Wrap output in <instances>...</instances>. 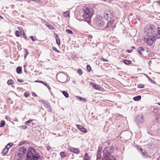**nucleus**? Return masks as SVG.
I'll return each mask as SVG.
<instances>
[{
	"label": "nucleus",
	"mask_w": 160,
	"mask_h": 160,
	"mask_svg": "<svg viewBox=\"0 0 160 160\" xmlns=\"http://www.w3.org/2000/svg\"><path fill=\"white\" fill-rule=\"evenodd\" d=\"M63 15V16H64V17H69V12L66 11V12H64Z\"/></svg>",
	"instance_id": "nucleus-31"
},
{
	"label": "nucleus",
	"mask_w": 160,
	"mask_h": 160,
	"mask_svg": "<svg viewBox=\"0 0 160 160\" xmlns=\"http://www.w3.org/2000/svg\"><path fill=\"white\" fill-rule=\"evenodd\" d=\"M144 121L143 116L142 115H140L137 116L135 119V122L138 124L142 123L144 122Z\"/></svg>",
	"instance_id": "nucleus-6"
},
{
	"label": "nucleus",
	"mask_w": 160,
	"mask_h": 160,
	"mask_svg": "<svg viewBox=\"0 0 160 160\" xmlns=\"http://www.w3.org/2000/svg\"><path fill=\"white\" fill-rule=\"evenodd\" d=\"M8 151V149L7 148H5L3 149L2 151V153L4 154H5L7 153Z\"/></svg>",
	"instance_id": "nucleus-24"
},
{
	"label": "nucleus",
	"mask_w": 160,
	"mask_h": 160,
	"mask_svg": "<svg viewBox=\"0 0 160 160\" xmlns=\"http://www.w3.org/2000/svg\"><path fill=\"white\" fill-rule=\"evenodd\" d=\"M144 85L143 84H140V85H138V88H143L144 87Z\"/></svg>",
	"instance_id": "nucleus-45"
},
{
	"label": "nucleus",
	"mask_w": 160,
	"mask_h": 160,
	"mask_svg": "<svg viewBox=\"0 0 160 160\" xmlns=\"http://www.w3.org/2000/svg\"><path fill=\"white\" fill-rule=\"evenodd\" d=\"M52 49L54 51H55L57 52L58 53L59 52V51L58 50H57L56 48L54 47H52Z\"/></svg>",
	"instance_id": "nucleus-42"
},
{
	"label": "nucleus",
	"mask_w": 160,
	"mask_h": 160,
	"mask_svg": "<svg viewBox=\"0 0 160 160\" xmlns=\"http://www.w3.org/2000/svg\"><path fill=\"white\" fill-rule=\"evenodd\" d=\"M45 86H46L48 88V89L50 90H51V88H50V87L45 82V83L44 84Z\"/></svg>",
	"instance_id": "nucleus-47"
},
{
	"label": "nucleus",
	"mask_w": 160,
	"mask_h": 160,
	"mask_svg": "<svg viewBox=\"0 0 160 160\" xmlns=\"http://www.w3.org/2000/svg\"><path fill=\"white\" fill-rule=\"evenodd\" d=\"M16 72L18 74H21L22 72V68L21 67H18L16 69Z\"/></svg>",
	"instance_id": "nucleus-21"
},
{
	"label": "nucleus",
	"mask_w": 160,
	"mask_h": 160,
	"mask_svg": "<svg viewBox=\"0 0 160 160\" xmlns=\"http://www.w3.org/2000/svg\"><path fill=\"white\" fill-rule=\"evenodd\" d=\"M26 148L24 146L20 147L18 152L25 154L26 152Z\"/></svg>",
	"instance_id": "nucleus-12"
},
{
	"label": "nucleus",
	"mask_w": 160,
	"mask_h": 160,
	"mask_svg": "<svg viewBox=\"0 0 160 160\" xmlns=\"http://www.w3.org/2000/svg\"><path fill=\"white\" fill-rule=\"evenodd\" d=\"M46 148L47 150L48 151H49L51 149V147L48 146H46Z\"/></svg>",
	"instance_id": "nucleus-51"
},
{
	"label": "nucleus",
	"mask_w": 160,
	"mask_h": 160,
	"mask_svg": "<svg viewBox=\"0 0 160 160\" xmlns=\"http://www.w3.org/2000/svg\"><path fill=\"white\" fill-rule=\"evenodd\" d=\"M101 152H98L96 160H100Z\"/></svg>",
	"instance_id": "nucleus-27"
},
{
	"label": "nucleus",
	"mask_w": 160,
	"mask_h": 160,
	"mask_svg": "<svg viewBox=\"0 0 160 160\" xmlns=\"http://www.w3.org/2000/svg\"><path fill=\"white\" fill-rule=\"evenodd\" d=\"M29 92L27 91L24 94L25 97L26 98L28 97L29 95Z\"/></svg>",
	"instance_id": "nucleus-38"
},
{
	"label": "nucleus",
	"mask_w": 160,
	"mask_h": 160,
	"mask_svg": "<svg viewBox=\"0 0 160 160\" xmlns=\"http://www.w3.org/2000/svg\"><path fill=\"white\" fill-rule=\"evenodd\" d=\"M26 143L25 141H23L21 142L18 144V145L19 146H21V145H23V144H24V143Z\"/></svg>",
	"instance_id": "nucleus-44"
},
{
	"label": "nucleus",
	"mask_w": 160,
	"mask_h": 160,
	"mask_svg": "<svg viewBox=\"0 0 160 160\" xmlns=\"http://www.w3.org/2000/svg\"><path fill=\"white\" fill-rule=\"evenodd\" d=\"M35 120L34 119L29 120L26 122L25 123V124L26 125H29L32 128H34L35 127V126L34 125L35 124L33 122V121Z\"/></svg>",
	"instance_id": "nucleus-10"
},
{
	"label": "nucleus",
	"mask_w": 160,
	"mask_h": 160,
	"mask_svg": "<svg viewBox=\"0 0 160 160\" xmlns=\"http://www.w3.org/2000/svg\"><path fill=\"white\" fill-rule=\"evenodd\" d=\"M123 62L126 64H130L131 63V61L126 59H124L123 60Z\"/></svg>",
	"instance_id": "nucleus-23"
},
{
	"label": "nucleus",
	"mask_w": 160,
	"mask_h": 160,
	"mask_svg": "<svg viewBox=\"0 0 160 160\" xmlns=\"http://www.w3.org/2000/svg\"><path fill=\"white\" fill-rule=\"evenodd\" d=\"M90 83L92 87L94 89L99 91H102L103 88L99 85L96 84L95 83L90 82Z\"/></svg>",
	"instance_id": "nucleus-9"
},
{
	"label": "nucleus",
	"mask_w": 160,
	"mask_h": 160,
	"mask_svg": "<svg viewBox=\"0 0 160 160\" xmlns=\"http://www.w3.org/2000/svg\"><path fill=\"white\" fill-rule=\"evenodd\" d=\"M47 26L50 29H54V28L50 25H47Z\"/></svg>",
	"instance_id": "nucleus-48"
},
{
	"label": "nucleus",
	"mask_w": 160,
	"mask_h": 160,
	"mask_svg": "<svg viewBox=\"0 0 160 160\" xmlns=\"http://www.w3.org/2000/svg\"><path fill=\"white\" fill-rule=\"evenodd\" d=\"M132 52V50H127V52L128 53L131 52Z\"/></svg>",
	"instance_id": "nucleus-59"
},
{
	"label": "nucleus",
	"mask_w": 160,
	"mask_h": 160,
	"mask_svg": "<svg viewBox=\"0 0 160 160\" xmlns=\"http://www.w3.org/2000/svg\"><path fill=\"white\" fill-rule=\"evenodd\" d=\"M87 70L89 72L90 71L91 69V67L89 65H88L87 66Z\"/></svg>",
	"instance_id": "nucleus-41"
},
{
	"label": "nucleus",
	"mask_w": 160,
	"mask_h": 160,
	"mask_svg": "<svg viewBox=\"0 0 160 160\" xmlns=\"http://www.w3.org/2000/svg\"><path fill=\"white\" fill-rule=\"evenodd\" d=\"M35 82H39V83H42L43 84H44L45 83L44 82H43V81H42L37 80V81H35Z\"/></svg>",
	"instance_id": "nucleus-49"
},
{
	"label": "nucleus",
	"mask_w": 160,
	"mask_h": 160,
	"mask_svg": "<svg viewBox=\"0 0 160 160\" xmlns=\"http://www.w3.org/2000/svg\"><path fill=\"white\" fill-rule=\"evenodd\" d=\"M140 151L141 154L144 158H147L148 157V154L146 152L144 151L143 152L142 149L140 148Z\"/></svg>",
	"instance_id": "nucleus-15"
},
{
	"label": "nucleus",
	"mask_w": 160,
	"mask_h": 160,
	"mask_svg": "<svg viewBox=\"0 0 160 160\" xmlns=\"http://www.w3.org/2000/svg\"><path fill=\"white\" fill-rule=\"evenodd\" d=\"M17 153L18 154L17 156V158H18L17 159H20L22 160V158L23 157L24 154L18 152Z\"/></svg>",
	"instance_id": "nucleus-18"
},
{
	"label": "nucleus",
	"mask_w": 160,
	"mask_h": 160,
	"mask_svg": "<svg viewBox=\"0 0 160 160\" xmlns=\"http://www.w3.org/2000/svg\"><path fill=\"white\" fill-rule=\"evenodd\" d=\"M117 118H118V119L122 118L123 117V116L119 114L117 116Z\"/></svg>",
	"instance_id": "nucleus-50"
},
{
	"label": "nucleus",
	"mask_w": 160,
	"mask_h": 160,
	"mask_svg": "<svg viewBox=\"0 0 160 160\" xmlns=\"http://www.w3.org/2000/svg\"><path fill=\"white\" fill-rule=\"evenodd\" d=\"M23 38H24L25 39H26L27 40V36L25 35V33L24 32H23Z\"/></svg>",
	"instance_id": "nucleus-52"
},
{
	"label": "nucleus",
	"mask_w": 160,
	"mask_h": 160,
	"mask_svg": "<svg viewBox=\"0 0 160 160\" xmlns=\"http://www.w3.org/2000/svg\"><path fill=\"white\" fill-rule=\"evenodd\" d=\"M141 98V96L138 95L137 96L133 98V100L135 101H137L140 100Z\"/></svg>",
	"instance_id": "nucleus-22"
},
{
	"label": "nucleus",
	"mask_w": 160,
	"mask_h": 160,
	"mask_svg": "<svg viewBox=\"0 0 160 160\" xmlns=\"http://www.w3.org/2000/svg\"><path fill=\"white\" fill-rule=\"evenodd\" d=\"M157 160H160V156H159V157L158 158Z\"/></svg>",
	"instance_id": "nucleus-64"
},
{
	"label": "nucleus",
	"mask_w": 160,
	"mask_h": 160,
	"mask_svg": "<svg viewBox=\"0 0 160 160\" xmlns=\"http://www.w3.org/2000/svg\"><path fill=\"white\" fill-rule=\"evenodd\" d=\"M14 83V81L12 79L9 80L7 82V84L9 85H10Z\"/></svg>",
	"instance_id": "nucleus-28"
},
{
	"label": "nucleus",
	"mask_w": 160,
	"mask_h": 160,
	"mask_svg": "<svg viewBox=\"0 0 160 160\" xmlns=\"http://www.w3.org/2000/svg\"><path fill=\"white\" fill-rule=\"evenodd\" d=\"M25 51V54H24V58H26L27 56L28 53V50L26 49H24Z\"/></svg>",
	"instance_id": "nucleus-33"
},
{
	"label": "nucleus",
	"mask_w": 160,
	"mask_h": 160,
	"mask_svg": "<svg viewBox=\"0 0 160 160\" xmlns=\"http://www.w3.org/2000/svg\"><path fill=\"white\" fill-rule=\"evenodd\" d=\"M102 148L101 147H99L98 151V152H101L102 150Z\"/></svg>",
	"instance_id": "nucleus-46"
},
{
	"label": "nucleus",
	"mask_w": 160,
	"mask_h": 160,
	"mask_svg": "<svg viewBox=\"0 0 160 160\" xmlns=\"http://www.w3.org/2000/svg\"><path fill=\"white\" fill-rule=\"evenodd\" d=\"M146 77L148 78V80L151 81V82H153V83H155V82L154 81L152 80L149 77V76L147 75L146 74Z\"/></svg>",
	"instance_id": "nucleus-35"
},
{
	"label": "nucleus",
	"mask_w": 160,
	"mask_h": 160,
	"mask_svg": "<svg viewBox=\"0 0 160 160\" xmlns=\"http://www.w3.org/2000/svg\"><path fill=\"white\" fill-rule=\"evenodd\" d=\"M21 127L23 129H25L27 128V127L25 125H23L21 126Z\"/></svg>",
	"instance_id": "nucleus-54"
},
{
	"label": "nucleus",
	"mask_w": 160,
	"mask_h": 160,
	"mask_svg": "<svg viewBox=\"0 0 160 160\" xmlns=\"http://www.w3.org/2000/svg\"><path fill=\"white\" fill-rule=\"evenodd\" d=\"M17 80H18V82H23V80L22 79H18Z\"/></svg>",
	"instance_id": "nucleus-57"
},
{
	"label": "nucleus",
	"mask_w": 160,
	"mask_h": 160,
	"mask_svg": "<svg viewBox=\"0 0 160 160\" xmlns=\"http://www.w3.org/2000/svg\"><path fill=\"white\" fill-rule=\"evenodd\" d=\"M30 38L32 41H36V39L35 38H34L33 36H31L30 37Z\"/></svg>",
	"instance_id": "nucleus-53"
},
{
	"label": "nucleus",
	"mask_w": 160,
	"mask_h": 160,
	"mask_svg": "<svg viewBox=\"0 0 160 160\" xmlns=\"http://www.w3.org/2000/svg\"><path fill=\"white\" fill-rule=\"evenodd\" d=\"M83 159L84 160H90V158L88 156V155L87 153H86L85 154Z\"/></svg>",
	"instance_id": "nucleus-25"
},
{
	"label": "nucleus",
	"mask_w": 160,
	"mask_h": 160,
	"mask_svg": "<svg viewBox=\"0 0 160 160\" xmlns=\"http://www.w3.org/2000/svg\"><path fill=\"white\" fill-rule=\"evenodd\" d=\"M112 13H110L109 12H106L103 15L104 18L107 20H110L111 18Z\"/></svg>",
	"instance_id": "nucleus-11"
},
{
	"label": "nucleus",
	"mask_w": 160,
	"mask_h": 160,
	"mask_svg": "<svg viewBox=\"0 0 160 160\" xmlns=\"http://www.w3.org/2000/svg\"><path fill=\"white\" fill-rule=\"evenodd\" d=\"M13 145V143H8L6 146V148H7L8 149H9L10 147Z\"/></svg>",
	"instance_id": "nucleus-30"
},
{
	"label": "nucleus",
	"mask_w": 160,
	"mask_h": 160,
	"mask_svg": "<svg viewBox=\"0 0 160 160\" xmlns=\"http://www.w3.org/2000/svg\"><path fill=\"white\" fill-rule=\"evenodd\" d=\"M77 128L80 131H82L84 132H87V130L86 129L84 128L82 126L80 125H78L77 126Z\"/></svg>",
	"instance_id": "nucleus-14"
},
{
	"label": "nucleus",
	"mask_w": 160,
	"mask_h": 160,
	"mask_svg": "<svg viewBox=\"0 0 160 160\" xmlns=\"http://www.w3.org/2000/svg\"><path fill=\"white\" fill-rule=\"evenodd\" d=\"M77 72L80 75H81L82 74V71L80 69H78Z\"/></svg>",
	"instance_id": "nucleus-39"
},
{
	"label": "nucleus",
	"mask_w": 160,
	"mask_h": 160,
	"mask_svg": "<svg viewBox=\"0 0 160 160\" xmlns=\"http://www.w3.org/2000/svg\"><path fill=\"white\" fill-rule=\"evenodd\" d=\"M68 149L71 152H73L74 153L78 154L80 153L79 150L76 148L70 147L68 148Z\"/></svg>",
	"instance_id": "nucleus-13"
},
{
	"label": "nucleus",
	"mask_w": 160,
	"mask_h": 160,
	"mask_svg": "<svg viewBox=\"0 0 160 160\" xmlns=\"http://www.w3.org/2000/svg\"><path fill=\"white\" fill-rule=\"evenodd\" d=\"M56 40L57 44L58 45H59L60 44V42L59 38H57V39H56Z\"/></svg>",
	"instance_id": "nucleus-40"
},
{
	"label": "nucleus",
	"mask_w": 160,
	"mask_h": 160,
	"mask_svg": "<svg viewBox=\"0 0 160 160\" xmlns=\"http://www.w3.org/2000/svg\"><path fill=\"white\" fill-rule=\"evenodd\" d=\"M60 155L62 158H64L66 156L65 153L64 152H61L60 153Z\"/></svg>",
	"instance_id": "nucleus-36"
},
{
	"label": "nucleus",
	"mask_w": 160,
	"mask_h": 160,
	"mask_svg": "<svg viewBox=\"0 0 160 160\" xmlns=\"http://www.w3.org/2000/svg\"><path fill=\"white\" fill-rule=\"evenodd\" d=\"M32 95L33 96H36L37 95L34 92H33L32 93Z\"/></svg>",
	"instance_id": "nucleus-60"
},
{
	"label": "nucleus",
	"mask_w": 160,
	"mask_h": 160,
	"mask_svg": "<svg viewBox=\"0 0 160 160\" xmlns=\"http://www.w3.org/2000/svg\"><path fill=\"white\" fill-rule=\"evenodd\" d=\"M101 60L102 61H103L104 62H106V61H108L106 59H105V58H101Z\"/></svg>",
	"instance_id": "nucleus-56"
},
{
	"label": "nucleus",
	"mask_w": 160,
	"mask_h": 160,
	"mask_svg": "<svg viewBox=\"0 0 160 160\" xmlns=\"http://www.w3.org/2000/svg\"><path fill=\"white\" fill-rule=\"evenodd\" d=\"M153 112L155 114V117L157 121L158 122H160V113L158 112L157 109L154 108Z\"/></svg>",
	"instance_id": "nucleus-7"
},
{
	"label": "nucleus",
	"mask_w": 160,
	"mask_h": 160,
	"mask_svg": "<svg viewBox=\"0 0 160 160\" xmlns=\"http://www.w3.org/2000/svg\"><path fill=\"white\" fill-rule=\"evenodd\" d=\"M152 63V61H150L149 62V64L150 65Z\"/></svg>",
	"instance_id": "nucleus-62"
},
{
	"label": "nucleus",
	"mask_w": 160,
	"mask_h": 160,
	"mask_svg": "<svg viewBox=\"0 0 160 160\" xmlns=\"http://www.w3.org/2000/svg\"><path fill=\"white\" fill-rule=\"evenodd\" d=\"M155 38H160V28H158L157 32L155 34Z\"/></svg>",
	"instance_id": "nucleus-17"
},
{
	"label": "nucleus",
	"mask_w": 160,
	"mask_h": 160,
	"mask_svg": "<svg viewBox=\"0 0 160 160\" xmlns=\"http://www.w3.org/2000/svg\"><path fill=\"white\" fill-rule=\"evenodd\" d=\"M113 21H110L109 22H107V25L105 27V29H107L109 28H112V25L113 23Z\"/></svg>",
	"instance_id": "nucleus-16"
},
{
	"label": "nucleus",
	"mask_w": 160,
	"mask_h": 160,
	"mask_svg": "<svg viewBox=\"0 0 160 160\" xmlns=\"http://www.w3.org/2000/svg\"><path fill=\"white\" fill-rule=\"evenodd\" d=\"M115 158L113 156H110L108 158H107L106 159H104V160H115Z\"/></svg>",
	"instance_id": "nucleus-26"
},
{
	"label": "nucleus",
	"mask_w": 160,
	"mask_h": 160,
	"mask_svg": "<svg viewBox=\"0 0 160 160\" xmlns=\"http://www.w3.org/2000/svg\"><path fill=\"white\" fill-rule=\"evenodd\" d=\"M83 12L82 17L84 18V21L90 24L91 17L93 15L92 10L85 7L83 8Z\"/></svg>",
	"instance_id": "nucleus-3"
},
{
	"label": "nucleus",
	"mask_w": 160,
	"mask_h": 160,
	"mask_svg": "<svg viewBox=\"0 0 160 160\" xmlns=\"http://www.w3.org/2000/svg\"><path fill=\"white\" fill-rule=\"evenodd\" d=\"M94 22L95 26L98 28L102 27L104 24L102 17L99 15H97L94 18Z\"/></svg>",
	"instance_id": "nucleus-5"
},
{
	"label": "nucleus",
	"mask_w": 160,
	"mask_h": 160,
	"mask_svg": "<svg viewBox=\"0 0 160 160\" xmlns=\"http://www.w3.org/2000/svg\"><path fill=\"white\" fill-rule=\"evenodd\" d=\"M145 36L144 38V42L148 45H152L155 40V36L154 34L155 28L153 25H148L145 28Z\"/></svg>",
	"instance_id": "nucleus-1"
},
{
	"label": "nucleus",
	"mask_w": 160,
	"mask_h": 160,
	"mask_svg": "<svg viewBox=\"0 0 160 160\" xmlns=\"http://www.w3.org/2000/svg\"><path fill=\"white\" fill-rule=\"evenodd\" d=\"M5 124V122L4 121L2 120L1 122L0 126L1 127H3Z\"/></svg>",
	"instance_id": "nucleus-37"
},
{
	"label": "nucleus",
	"mask_w": 160,
	"mask_h": 160,
	"mask_svg": "<svg viewBox=\"0 0 160 160\" xmlns=\"http://www.w3.org/2000/svg\"><path fill=\"white\" fill-rule=\"evenodd\" d=\"M18 29L20 31H22V30H23V29L22 27H18Z\"/></svg>",
	"instance_id": "nucleus-58"
},
{
	"label": "nucleus",
	"mask_w": 160,
	"mask_h": 160,
	"mask_svg": "<svg viewBox=\"0 0 160 160\" xmlns=\"http://www.w3.org/2000/svg\"><path fill=\"white\" fill-rule=\"evenodd\" d=\"M138 52V53H139L141 55H142V53L141 52H144L145 51V49L144 48H143L142 47H139L137 49Z\"/></svg>",
	"instance_id": "nucleus-19"
},
{
	"label": "nucleus",
	"mask_w": 160,
	"mask_h": 160,
	"mask_svg": "<svg viewBox=\"0 0 160 160\" xmlns=\"http://www.w3.org/2000/svg\"><path fill=\"white\" fill-rule=\"evenodd\" d=\"M77 97V98L79 100V101H82L83 102H85L86 101V99H85L83 98H82L79 97Z\"/></svg>",
	"instance_id": "nucleus-29"
},
{
	"label": "nucleus",
	"mask_w": 160,
	"mask_h": 160,
	"mask_svg": "<svg viewBox=\"0 0 160 160\" xmlns=\"http://www.w3.org/2000/svg\"><path fill=\"white\" fill-rule=\"evenodd\" d=\"M59 38L57 34H56V39H57V38Z\"/></svg>",
	"instance_id": "nucleus-61"
},
{
	"label": "nucleus",
	"mask_w": 160,
	"mask_h": 160,
	"mask_svg": "<svg viewBox=\"0 0 160 160\" xmlns=\"http://www.w3.org/2000/svg\"><path fill=\"white\" fill-rule=\"evenodd\" d=\"M24 72L26 74L28 73V72H27V71L25 69H24Z\"/></svg>",
	"instance_id": "nucleus-63"
},
{
	"label": "nucleus",
	"mask_w": 160,
	"mask_h": 160,
	"mask_svg": "<svg viewBox=\"0 0 160 160\" xmlns=\"http://www.w3.org/2000/svg\"><path fill=\"white\" fill-rule=\"evenodd\" d=\"M113 148L112 147H106L103 150L102 153L104 158V159L107 158H108L111 154L113 152Z\"/></svg>",
	"instance_id": "nucleus-4"
},
{
	"label": "nucleus",
	"mask_w": 160,
	"mask_h": 160,
	"mask_svg": "<svg viewBox=\"0 0 160 160\" xmlns=\"http://www.w3.org/2000/svg\"><path fill=\"white\" fill-rule=\"evenodd\" d=\"M66 32L69 34H73L74 33L72 31L69 29H67L66 30Z\"/></svg>",
	"instance_id": "nucleus-32"
},
{
	"label": "nucleus",
	"mask_w": 160,
	"mask_h": 160,
	"mask_svg": "<svg viewBox=\"0 0 160 160\" xmlns=\"http://www.w3.org/2000/svg\"><path fill=\"white\" fill-rule=\"evenodd\" d=\"M57 78L61 82H64L66 80V76L64 73H60L57 74Z\"/></svg>",
	"instance_id": "nucleus-8"
},
{
	"label": "nucleus",
	"mask_w": 160,
	"mask_h": 160,
	"mask_svg": "<svg viewBox=\"0 0 160 160\" xmlns=\"http://www.w3.org/2000/svg\"><path fill=\"white\" fill-rule=\"evenodd\" d=\"M45 107L48 110V111L50 112L52 110L50 106L48 103L45 104Z\"/></svg>",
	"instance_id": "nucleus-20"
},
{
	"label": "nucleus",
	"mask_w": 160,
	"mask_h": 160,
	"mask_svg": "<svg viewBox=\"0 0 160 160\" xmlns=\"http://www.w3.org/2000/svg\"><path fill=\"white\" fill-rule=\"evenodd\" d=\"M20 32L19 31H17L15 32V35H16V36H17V37H19L20 36Z\"/></svg>",
	"instance_id": "nucleus-43"
},
{
	"label": "nucleus",
	"mask_w": 160,
	"mask_h": 160,
	"mask_svg": "<svg viewBox=\"0 0 160 160\" xmlns=\"http://www.w3.org/2000/svg\"><path fill=\"white\" fill-rule=\"evenodd\" d=\"M62 93L65 96V97H66V98H68V93L66 92V91H63L62 92Z\"/></svg>",
	"instance_id": "nucleus-34"
},
{
	"label": "nucleus",
	"mask_w": 160,
	"mask_h": 160,
	"mask_svg": "<svg viewBox=\"0 0 160 160\" xmlns=\"http://www.w3.org/2000/svg\"><path fill=\"white\" fill-rule=\"evenodd\" d=\"M40 157L39 153L33 148H30L28 149L25 160H38Z\"/></svg>",
	"instance_id": "nucleus-2"
},
{
	"label": "nucleus",
	"mask_w": 160,
	"mask_h": 160,
	"mask_svg": "<svg viewBox=\"0 0 160 160\" xmlns=\"http://www.w3.org/2000/svg\"><path fill=\"white\" fill-rule=\"evenodd\" d=\"M6 119L7 120H8L9 121H10V117L8 116H7L6 117Z\"/></svg>",
	"instance_id": "nucleus-55"
}]
</instances>
